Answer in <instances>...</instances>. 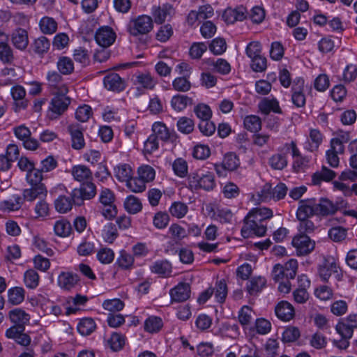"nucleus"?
<instances>
[{
    "mask_svg": "<svg viewBox=\"0 0 357 357\" xmlns=\"http://www.w3.org/2000/svg\"><path fill=\"white\" fill-rule=\"evenodd\" d=\"M215 298L217 302L222 303L227 295V287L224 280L218 281L215 284V289H213Z\"/></svg>",
    "mask_w": 357,
    "mask_h": 357,
    "instance_id": "4d7b16f0",
    "label": "nucleus"
},
{
    "mask_svg": "<svg viewBox=\"0 0 357 357\" xmlns=\"http://www.w3.org/2000/svg\"><path fill=\"white\" fill-rule=\"evenodd\" d=\"M188 185L192 190L202 189L210 191L215 187L216 184L213 172L200 169L190 175Z\"/></svg>",
    "mask_w": 357,
    "mask_h": 357,
    "instance_id": "f257e3e1",
    "label": "nucleus"
},
{
    "mask_svg": "<svg viewBox=\"0 0 357 357\" xmlns=\"http://www.w3.org/2000/svg\"><path fill=\"white\" fill-rule=\"evenodd\" d=\"M66 93H59L55 96L51 100L49 109L50 119H56L67 109L70 105V99L65 96Z\"/></svg>",
    "mask_w": 357,
    "mask_h": 357,
    "instance_id": "423d86ee",
    "label": "nucleus"
},
{
    "mask_svg": "<svg viewBox=\"0 0 357 357\" xmlns=\"http://www.w3.org/2000/svg\"><path fill=\"white\" fill-rule=\"evenodd\" d=\"M39 275L33 269H29L24 273V282L29 289H36L39 284Z\"/></svg>",
    "mask_w": 357,
    "mask_h": 357,
    "instance_id": "09e8293b",
    "label": "nucleus"
},
{
    "mask_svg": "<svg viewBox=\"0 0 357 357\" xmlns=\"http://www.w3.org/2000/svg\"><path fill=\"white\" fill-rule=\"evenodd\" d=\"M335 176V173L325 167L315 172L312 177L313 184L319 185L321 181L328 182Z\"/></svg>",
    "mask_w": 357,
    "mask_h": 357,
    "instance_id": "a19ab883",
    "label": "nucleus"
},
{
    "mask_svg": "<svg viewBox=\"0 0 357 357\" xmlns=\"http://www.w3.org/2000/svg\"><path fill=\"white\" fill-rule=\"evenodd\" d=\"M246 8L238 6L235 8H228L223 14L222 19L227 24H233L236 21H242L246 16Z\"/></svg>",
    "mask_w": 357,
    "mask_h": 357,
    "instance_id": "2eb2a0df",
    "label": "nucleus"
},
{
    "mask_svg": "<svg viewBox=\"0 0 357 357\" xmlns=\"http://www.w3.org/2000/svg\"><path fill=\"white\" fill-rule=\"evenodd\" d=\"M209 50L214 54L220 55L223 54L227 50L226 42L223 38H215L209 45Z\"/></svg>",
    "mask_w": 357,
    "mask_h": 357,
    "instance_id": "0e129e2a",
    "label": "nucleus"
},
{
    "mask_svg": "<svg viewBox=\"0 0 357 357\" xmlns=\"http://www.w3.org/2000/svg\"><path fill=\"white\" fill-rule=\"evenodd\" d=\"M169 294L173 301L183 302L190 296V285L188 283H179L170 290Z\"/></svg>",
    "mask_w": 357,
    "mask_h": 357,
    "instance_id": "a211bd4d",
    "label": "nucleus"
},
{
    "mask_svg": "<svg viewBox=\"0 0 357 357\" xmlns=\"http://www.w3.org/2000/svg\"><path fill=\"white\" fill-rule=\"evenodd\" d=\"M259 110L265 114L270 113L271 112H273L275 113L280 112V108L279 106L278 101L274 98H264L261 100L259 103Z\"/></svg>",
    "mask_w": 357,
    "mask_h": 357,
    "instance_id": "c9c22d12",
    "label": "nucleus"
},
{
    "mask_svg": "<svg viewBox=\"0 0 357 357\" xmlns=\"http://www.w3.org/2000/svg\"><path fill=\"white\" fill-rule=\"evenodd\" d=\"M117 231L115 226L112 223H107L103 227L102 236L107 243H112L117 237Z\"/></svg>",
    "mask_w": 357,
    "mask_h": 357,
    "instance_id": "052dcab7",
    "label": "nucleus"
},
{
    "mask_svg": "<svg viewBox=\"0 0 357 357\" xmlns=\"http://www.w3.org/2000/svg\"><path fill=\"white\" fill-rule=\"evenodd\" d=\"M126 343L125 337L119 333H113L107 340V345L112 351H117L123 347Z\"/></svg>",
    "mask_w": 357,
    "mask_h": 357,
    "instance_id": "a18cd8bd",
    "label": "nucleus"
},
{
    "mask_svg": "<svg viewBox=\"0 0 357 357\" xmlns=\"http://www.w3.org/2000/svg\"><path fill=\"white\" fill-rule=\"evenodd\" d=\"M17 79V74L13 68H4L0 71V85L12 84Z\"/></svg>",
    "mask_w": 357,
    "mask_h": 357,
    "instance_id": "de8ad7c7",
    "label": "nucleus"
},
{
    "mask_svg": "<svg viewBox=\"0 0 357 357\" xmlns=\"http://www.w3.org/2000/svg\"><path fill=\"white\" fill-rule=\"evenodd\" d=\"M324 135L317 129H310L308 138L305 143V149L310 152L317 151L321 144Z\"/></svg>",
    "mask_w": 357,
    "mask_h": 357,
    "instance_id": "b1692460",
    "label": "nucleus"
},
{
    "mask_svg": "<svg viewBox=\"0 0 357 357\" xmlns=\"http://www.w3.org/2000/svg\"><path fill=\"white\" fill-rule=\"evenodd\" d=\"M239 165V160L237 156L231 153H227L223 158L222 162L215 164V170L219 176H226L227 172L235 170Z\"/></svg>",
    "mask_w": 357,
    "mask_h": 357,
    "instance_id": "0eeeda50",
    "label": "nucleus"
},
{
    "mask_svg": "<svg viewBox=\"0 0 357 357\" xmlns=\"http://www.w3.org/2000/svg\"><path fill=\"white\" fill-rule=\"evenodd\" d=\"M151 14L155 22L161 24L172 17L174 14V9L172 5L166 3L161 7L153 6L151 9Z\"/></svg>",
    "mask_w": 357,
    "mask_h": 357,
    "instance_id": "4468645a",
    "label": "nucleus"
},
{
    "mask_svg": "<svg viewBox=\"0 0 357 357\" xmlns=\"http://www.w3.org/2000/svg\"><path fill=\"white\" fill-rule=\"evenodd\" d=\"M47 190L44 184L38 185H31V188H26L22 191V199L28 202H32L36 199L46 198Z\"/></svg>",
    "mask_w": 357,
    "mask_h": 357,
    "instance_id": "9b49d317",
    "label": "nucleus"
},
{
    "mask_svg": "<svg viewBox=\"0 0 357 357\" xmlns=\"http://www.w3.org/2000/svg\"><path fill=\"white\" fill-rule=\"evenodd\" d=\"M243 124L248 130L252 132H258L261 128V119L256 115H248L245 116Z\"/></svg>",
    "mask_w": 357,
    "mask_h": 357,
    "instance_id": "5fc2aeb1",
    "label": "nucleus"
},
{
    "mask_svg": "<svg viewBox=\"0 0 357 357\" xmlns=\"http://www.w3.org/2000/svg\"><path fill=\"white\" fill-rule=\"evenodd\" d=\"M276 316L284 321H290L294 316V308L291 303L282 301L278 303L275 308Z\"/></svg>",
    "mask_w": 357,
    "mask_h": 357,
    "instance_id": "4be33fe9",
    "label": "nucleus"
},
{
    "mask_svg": "<svg viewBox=\"0 0 357 357\" xmlns=\"http://www.w3.org/2000/svg\"><path fill=\"white\" fill-rule=\"evenodd\" d=\"M316 215H328L334 213L337 207L328 199L322 198L319 200V203L316 204Z\"/></svg>",
    "mask_w": 357,
    "mask_h": 357,
    "instance_id": "7c9ffc66",
    "label": "nucleus"
},
{
    "mask_svg": "<svg viewBox=\"0 0 357 357\" xmlns=\"http://www.w3.org/2000/svg\"><path fill=\"white\" fill-rule=\"evenodd\" d=\"M145 331L154 333L158 332L163 326L162 319L157 316H150L144 321Z\"/></svg>",
    "mask_w": 357,
    "mask_h": 357,
    "instance_id": "ea45409f",
    "label": "nucleus"
},
{
    "mask_svg": "<svg viewBox=\"0 0 357 357\" xmlns=\"http://www.w3.org/2000/svg\"><path fill=\"white\" fill-rule=\"evenodd\" d=\"M255 313L248 305H243L238 312V321L243 330H247L254 320Z\"/></svg>",
    "mask_w": 357,
    "mask_h": 357,
    "instance_id": "bb28decb",
    "label": "nucleus"
},
{
    "mask_svg": "<svg viewBox=\"0 0 357 357\" xmlns=\"http://www.w3.org/2000/svg\"><path fill=\"white\" fill-rule=\"evenodd\" d=\"M57 69L63 75H70L74 70V63L71 59L61 56L56 63Z\"/></svg>",
    "mask_w": 357,
    "mask_h": 357,
    "instance_id": "864d4df0",
    "label": "nucleus"
},
{
    "mask_svg": "<svg viewBox=\"0 0 357 357\" xmlns=\"http://www.w3.org/2000/svg\"><path fill=\"white\" fill-rule=\"evenodd\" d=\"M69 44V37L65 33H59L53 38L52 45L54 49L62 50L67 47Z\"/></svg>",
    "mask_w": 357,
    "mask_h": 357,
    "instance_id": "69168bd1",
    "label": "nucleus"
},
{
    "mask_svg": "<svg viewBox=\"0 0 357 357\" xmlns=\"http://www.w3.org/2000/svg\"><path fill=\"white\" fill-rule=\"evenodd\" d=\"M70 174L73 178L79 183H91L92 172L89 167L84 165H77L72 167Z\"/></svg>",
    "mask_w": 357,
    "mask_h": 357,
    "instance_id": "6ab92c4d",
    "label": "nucleus"
},
{
    "mask_svg": "<svg viewBox=\"0 0 357 357\" xmlns=\"http://www.w3.org/2000/svg\"><path fill=\"white\" fill-rule=\"evenodd\" d=\"M248 214L249 217L253 218L257 221L262 223L264 220H268L273 216L272 210L266 207L254 208Z\"/></svg>",
    "mask_w": 357,
    "mask_h": 357,
    "instance_id": "e433bc0d",
    "label": "nucleus"
},
{
    "mask_svg": "<svg viewBox=\"0 0 357 357\" xmlns=\"http://www.w3.org/2000/svg\"><path fill=\"white\" fill-rule=\"evenodd\" d=\"M124 208L128 213L136 214L141 211L142 204L139 198L133 195H130L127 197L124 201Z\"/></svg>",
    "mask_w": 357,
    "mask_h": 357,
    "instance_id": "c03bdc74",
    "label": "nucleus"
},
{
    "mask_svg": "<svg viewBox=\"0 0 357 357\" xmlns=\"http://www.w3.org/2000/svg\"><path fill=\"white\" fill-rule=\"evenodd\" d=\"M39 28L43 33L52 35L56 31L58 24L53 17L44 16L39 21Z\"/></svg>",
    "mask_w": 357,
    "mask_h": 357,
    "instance_id": "473e14b6",
    "label": "nucleus"
},
{
    "mask_svg": "<svg viewBox=\"0 0 357 357\" xmlns=\"http://www.w3.org/2000/svg\"><path fill=\"white\" fill-rule=\"evenodd\" d=\"M96 193L95 185L93 183H87L80 188L73 189L70 193V199L73 204L80 206L84 200L94 197Z\"/></svg>",
    "mask_w": 357,
    "mask_h": 357,
    "instance_id": "39448f33",
    "label": "nucleus"
},
{
    "mask_svg": "<svg viewBox=\"0 0 357 357\" xmlns=\"http://www.w3.org/2000/svg\"><path fill=\"white\" fill-rule=\"evenodd\" d=\"M34 218L39 220H46L51 214V205L45 198L40 199L36 202L33 208Z\"/></svg>",
    "mask_w": 357,
    "mask_h": 357,
    "instance_id": "5701e85b",
    "label": "nucleus"
},
{
    "mask_svg": "<svg viewBox=\"0 0 357 357\" xmlns=\"http://www.w3.org/2000/svg\"><path fill=\"white\" fill-rule=\"evenodd\" d=\"M53 229L55 235L61 238L68 237L72 231L70 222L64 218L56 220L54 224Z\"/></svg>",
    "mask_w": 357,
    "mask_h": 357,
    "instance_id": "72a5a7b5",
    "label": "nucleus"
},
{
    "mask_svg": "<svg viewBox=\"0 0 357 357\" xmlns=\"http://www.w3.org/2000/svg\"><path fill=\"white\" fill-rule=\"evenodd\" d=\"M266 280L264 278L259 276L252 278L248 283V292L253 295L259 293L266 286Z\"/></svg>",
    "mask_w": 357,
    "mask_h": 357,
    "instance_id": "8fccbe9b",
    "label": "nucleus"
},
{
    "mask_svg": "<svg viewBox=\"0 0 357 357\" xmlns=\"http://www.w3.org/2000/svg\"><path fill=\"white\" fill-rule=\"evenodd\" d=\"M155 169L149 165H142L137 169V176L140 179L146 183H150L155 179Z\"/></svg>",
    "mask_w": 357,
    "mask_h": 357,
    "instance_id": "49530a36",
    "label": "nucleus"
},
{
    "mask_svg": "<svg viewBox=\"0 0 357 357\" xmlns=\"http://www.w3.org/2000/svg\"><path fill=\"white\" fill-rule=\"evenodd\" d=\"M10 94L15 101H21L17 104L20 109H24L26 107V103L23 101L26 96L25 89L20 85H15L10 89Z\"/></svg>",
    "mask_w": 357,
    "mask_h": 357,
    "instance_id": "603ef678",
    "label": "nucleus"
},
{
    "mask_svg": "<svg viewBox=\"0 0 357 357\" xmlns=\"http://www.w3.org/2000/svg\"><path fill=\"white\" fill-rule=\"evenodd\" d=\"M217 219L224 223H232L234 220V215L227 207H218L215 211Z\"/></svg>",
    "mask_w": 357,
    "mask_h": 357,
    "instance_id": "6e6d98bb",
    "label": "nucleus"
},
{
    "mask_svg": "<svg viewBox=\"0 0 357 357\" xmlns=\"http://www.w3.org/2000/svg\"><path fill=\"white\" fill-rule=\"evenodd\" d=\"M313 215H316L314 201L313 199L301 201L296 211L297 218L299 220H303Z\"/></svg>",
    "mask_w": 357,
    "mask_h": 357,
    "instance_id": "dca6fc26",
    "label": "nucleus"
},
{
    "mask_svg": "<svg viewBox=\"0 0 357 357\" xmlns=\"http://www.w3.org/2000/svg\"><path fill=\"white\" fill-rule=\"evenodd\" d=\"M266 230V226L264 223L249 217L248 214L244 218V223L241 232L243 238H248L254 236H263L265 235Z\"/></svg>",
    "mask_w": 357,
    "mask_h": 357,
    "instance_id": "7ed1b4c3",
    "label": "nucleus"
},
{
    "mask_svg": "<svg viewBox=\"0 0 357 357\" xmlns=\"http://www.w3.org/2000/svg\"><path fill=\"white\" fill-rule=\"evenodd\" d=\"M151 135H155V137L161 141H167L169 139L171 132L167 127L160 121L155 122L152 125Z\"/></svg>",
    "mask_w": 357,
    "mask_h": 357,
    "instance_id": "58836bf2",
    "label": "nucleus"
},
{
    "mask_svg": "<svg viewBox=\"0 0 357 357\" xmlns=\"http://www.w3.org/2000/svg\"><path fill=\"white\" fill-rule=\"evenodd\" d=\"M338 266L333 258L325 259L319 268V274L323 281H326L333 273L337 272Z\"/></svg>",
    "mask_w": 357,
    "mask_h": 357,
    "instance_id": "a878e982",
    "label": "nucleus"
},
{
    "mask_svg": "<svg viewBox=\"0 0 357 357\" xmlns=\"http://www.w3.org/2000/svg\"><path fill=\"white\" fill-rule=\"evenodd\" d=\"M47 80L49 86L58 91L59 93H67L68 90L67 86L63 82L61 75L54 70L48 71Z\"/></svg>",
    "mask_w": 357,
    "mask_h": 357,
    "instance_id": "aec40b11",
    "label": "nucleus"
},
{
    "mask_svg": "<svg viewBox=\"0 0 357 357\" xmlns=\"http://www.w3.org/2000/svg\"><path fill=\"white\" fill-rule=\"evenodd\" d=\"M87 301L86 296L80 294H77L75 297H68L64 303L66 305L65 314L68 316L76 314L79 310V306L84 305Z\"/></svg>",
    "mask_w": 357,
    "mask_h": 357,
    "instance_id": "412c9836",
    "label": "nucleus"
},
{
    "mask_svg": "<svg viewBox=\"0 0 357 357\" xmlns=\"http://www.w3.org/2000/svg\"><path fill=\"white\" fill-rule=\"evenodd\" d=\"M213 70L222 75H227L231 71L230 64L224 59L219 58L211 63Z\"/></svg>",
    "mask_w": 357,
    "mask_h": 357,
    "instance_id": "774afa93",
    "label": "nucleus"
},
{
    "mask_svg": "<svg viewBox=\"0 0 357 357\" xmlns=\"http://www.w3.org/2000/svg\"><path fill=\"white\" fill-rule=\"evenodd\" d=\"M156 84L157 79L149 73H139L133 77V85L137 91L136 96H139L147 90H153Z\"/></svg>",
    "mask_w": 357,
    "mask_h": 357,
    "instance_id": "20e7f679",
    "label": "nucleus"
},
{
    "mask_svg": "<svg viewBox=\"0 0 357 357\" xmlns=\"http://www.w3.org/2000/svg\"><path fill=\"white\" fill-rule=\"evenodd\" d=\"M23 204L22 197L13 194L6 199L0 201V211L3 213H12L19 211Z\"/></svg>",
    "mask_w": 357,
    "mask_h": 357,
    "instance_id": "f8f14e48",
    "label": "nucleus"
},
{
    "mask_svg": "<svg viewBox=\"0 0 357 357\" xmlns=\"http://www.w3.org/2000/svg\"><path fill=\"white\" fill-rule=\"evenodd\" d=\"M153 29V19L147 15H141L132 19L128 26V32L133 36L147 34Z\"/></svg>",
    "mask_w": 357,
    "mask_h": 357,
    "instance_id": "f03ea898",
    "label": "nucleus"
},
{
    "mask_svg": "<svg viewBox=\"0 0 357 357\" xmlns=\"http://www.w3.org/2000/svg\"><path fill=\"white\" fill-rule=\"evenodd\" d=\"M114 175L119 182L126 183L133 176V172L130 165L120 163L114 167Z\"/></svg>",
    "mask_w": 357,
    "mask_h": 357,
    "instance_id": "cd10ccee",
    "label": "nucleus"
},
{
    "mask_svg": "<svg viewBox=\"0 0 357 357\" xmlns=\"http://www.w3.org/2000/svg\"><path fill=\"white\" fill-rule=\"evenodd\" d=\"M208 46L203 42L193 43L189 49V55L193 59L201 58L207 50Z\"/></svg>",
    "mask_w": 357,
    "mask_h": 357,
    "instance_id": "13d9d810",
    "label": "nucleus"
},
{
    "mask_svg": "<svg viewBox=\"0 0 357 357\" xmlns=\"http://www.w3.org/2000/svg\"><path fill=\"white\" fill-rule=\"evenodd\" d=\"M292 245L298 255H307L314 248V242L306 235H297L292 240Z\"/></svg>",
    "mask_w": 357,
    "mask_h": 357,
    "instance_id": "6e6552de",
    "label": "nucleus"
},
{
    "mask_svg": "<svg viewBox=\"0 0 357 357\" xmlns=\"http://www.w3.org/2000/svg\"><path fill=\"white\" fill-rule=\"evenodd\" d=\"M79 278L77 274L70 271H63L57 278L59 287L66 291L73 289L79 282Z\"/></svg>",
    "mask_w": 357,
    "mask_h": 357,
    "instance_id": "9d476101",
    "label": "nucleus"
},
{
    "mask_svg": "<svg viewBox=\"0 0 357 357\" xmlns=\"http://www.w3.org/2000/svg\"><path fill=\"white\" fill-rule=\"evenodd\" d=\"M43 172L40 169H35V167L26 174V180L31 185H38L43 184L41 183L43 179Z\"/></svg>",
    "mask_w": 357,
    "mask_h": 357,
    "instance_id": "680f3d73",
    "label": "nucleus"
},
{
    "mask_svg": "<svg viewBox=\"0 0 357 357\" xmlns=\"http://www.w3.org/2000/svg\"><path fill=\"white\" fill-rule=\"evenodd\" d=\"M102 119L107 122H119L121 119V116L117 109L107 106L103 109L102 113Z\"/></svg>",
    "mask_w": 357,
    "mask_h": 357,
    "instance_id": "e2e57ef3",
    "label": "nucleus"
},
{
    "mask_svg": "<svg viewBox=\"0 0 357 357\" xmlns=\"http://www.w3.org/2000/svg\"><path fill=\"white\" fill-rule=\"evenodd\" d=\"M96 257L101 264H109L114 259V252L110 248H103L98 250Z\"/></svg>",
    "mask_w": 357,
    "mask_h": 357,
    "instance_id": "bf43d9fd",
    "label": "nucleus"
},
{
    "mask_svg": "<svg viewBox=\"0 0 357 357\" xmlns=\"http://www.w3.org/2000/svg\"><path fill=\"white\" fill-rule=\"evenodd\" d=\"M71 199L66 196H59L54 201L55 209L60 213H66L70 211L73 207Z\"/></svg>",
    "mask_w": 357,
    "mask_h": 357,
    "instance_id": "3c124183",
    "label": "nucleus"
},
{
    "mask_svg": "<svg viewBox=\"0 0 357 357\" xmlns=\"http://www.w3.org/2000/svg\"><path fill=\"white\" fill-rule=\"evenodd\" d=\"M304 80L301 77L294 81L292 86L291 100L293 103L298 107H303L305 104V96L303 93Z\"/></svg>",
    "mask_w": 357,
    "mask_h": 357,
    "instance_id": "ddd939ff",
    "label": "nucleus"
},
{
    "mask_svg": "<svg viewBox=\"0 0 357 357\" xmlns=\"http://www.w3.org/2000/svg\"><path fill=\"white\" fill-rule=\"evenodd\" d=\"M8 301L13 305L21 304L25 298V290L21 287H11L8 290Z\"/></svg>",
    "mask_w": 357,
    "mask_h": 357,
    "instance_id": "f704fd0d",
    "label": "nucleus"
},
{
    "mask_svg": "<svg viewBox=\"0 0 357 357\" xmlns=\"http://www.w3.org/2000/svg\"><path fill=\"white\" fill-rule=\"evenodd\" d=\"M188 210V206L185 204L175 202L171 205L169 211L172 216L181 218L185 215Z\"/></svg>",
    "mask_w": 357,
    "mask_h": 357,
    "instance_id": "338daca9",
    "label": "nucleus"
},
{
    "mask_svg": "<svg viewBox=\"0 0 357 357\" xmlns=\"http://www.w3.org/2000/svg\"><path fill=\"white\" fill-rule=\"evenodd\" d=\"M8 315L11 322L22 328L30 320V315L21 308H15L10 310Z\"/></svg>",
    "mask_w": 357,
    "mask_h": 357,
    "instance_id": "c85d7f7f",
    "label": "nucleus"
},
{
    "mask_svg": "<svg viewBox=\"0 0 357 357\" xmlns=\"http://www.w3.org/2000/svg\"><path fill=\"white\" fill-rule=\"evenodd\" d=\"M134 257L124 250L120 252L116 259V264L123 270H130L134 265Z\"/></svg>",
    "mask_w": 357,
    "mask_h": 357,
    "instance_id": "79ce46f5",
    "label": "nucleus"
},
{
    "mask_svg": "<svg viewBox=\"0 0 357 357\" xmlns=\"http://www.w3.org/2000/svg\"><path fill=\"white\" fill-rule=\"evenodd\" d=\"M192 104V98L186 95H175L170 101L172 108L176 112H183L188 105Z\"/></svg>",
    "mask_w": 357,
    "mask_h": 357,
    "instance_id": "c756f323",
    "label": "nucleus"
},
{
    "mask_svg": "<svg viewBox=\"0 0 357 357\" xmlns=\"http://www.w3.org/2000/svg\"><path fill=\"white\" fill-rule=\"evenodd\" d=\"M105 87L113 91H121L125 88V84L120 76L116 73H111L104 77Z\"/></svg>",
    "mask_w": 357,
    "mask_h": 357,
    "instance_id": "393cba45",
    "label": "nucleus"
},
{
    "mask_svg": "<svg viewBox=\"0 0 357 357\" xmlns=\"http://www.w3.org/2000/svg\"><path fill=\"white\" fill-rule=\"evenodd\" d=\"M10 38L14 47L20 50H24L29 45L28 33L24 29L17 28L13 30Z\"/></svg>",
    "mask_w": 357,
    "mask_h": 357,
    "instance_id": "f3484780",
    "label": "nucleus"
},
{
    "mask_svg": "<svg viewBox=\"0 0 357 357\" xmlns=\"http://www.w3.org/2000/svg\"><path fill=\"white\" fill-rule=\"evenodd\" d=\"M78 332L83 336L91 334L96 328V324L91 318L82 319L77 326Z\"/></svg>",
    "mask_w": 357,
    "mask_h": 357,
    "instance_id": "37998d69",
    "label": "nucleus"
},
{
    "mask_svg": "<svg viewBox=\"0 0 357 357\" xmlns=\"http://www.w3.org/2000/svg\"><path fill=\"white\" fill-rule=\"evenodd\" d=\"M116 33L108 26L100 27L96 33L95 39L96 43L102 47H107L112 45L116 40Z\"/></svg>",
    "mask_w": 357,
    "mask_h": 357,
    "instance_id": "1a4fd4ad",
    "label": "nucleus"
},
{
    "mask_svg": "<svg viewBox=\"0 0 357 357\" xmlns=\"http://www.w3.org/2000/svg\"><path fill=\"white\" fill-rule=\"evenodd\" d=\"M150 269L153 273L167 277L172 273V267L171 264L167 260H158L150 266Z\"/></svg>",
    "mask_w": 357,
    "mask_h": 357,
    "instance_id": "2f4dec72",
    "label": "nucleus"
},
{
    "mask_svg": "<svg viewBox=\"0 0 357 357\" xmlns=\"http://www.w3.org/2000/svg\"><path fill=\"white\" fill-rule=\"evenodd\" d=\"M69 130L71 135L73 148L77 150L83 149L85 146V142L82 132L75 126H70Z\"/></svg>",
    "mask_w": 357,
    "mask_h": 357,
    "instance_id": "4c0bfd02",
    "label": "nucleus"
}]
</instances>
